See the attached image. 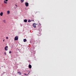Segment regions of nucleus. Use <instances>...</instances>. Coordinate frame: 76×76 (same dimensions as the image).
<instances>
[{"mask_svg": "<svg viewBox=\"0 0 76 76\" xmlns=\"http://www.w3.org/2000/svg\"><path fill=\"white\" fill-rule=\"evenodd\" d=\"M18 36H16L15 37V41H17V40H18Z\"/></svg>", "mask_w": 76, "mask_h": 76, "instance_id": "obj_1", "label": "nucleus"}, {"mask_svg": "<svg viewBox=\"0 0 76 76\" xmlns=\"http://www.w3.org/2000/svg\"><path fill=\"white\" fill-rule=\"evenodd\" d=\"M8 48V46H7L5 48V50H6V51H7L8 50V48Z\"/></svg>", "mask_w": 76, "mask_h": 76, "instance_id": "obj_2", "label": "nucleus"}, {"mask_svg": "<svg viewBox=\"0 0 76 76\" xmlns=\"http://www.w3.org/2000/svg\"><path fill=\"white\" fill-rule=\"evenodd\" d=\"M29 4L28 2H26L25 3V5L26 7H28V5Z\"/></svg>", "mask_w": 76, "mask_h": 76, "instance_id": "obj_3", "label": "nucleus"}, {"mask_svg": "<svg viewBox=\"0 0 76 76\" xmlns=\"http://www.w3.org/2000/svg\"><path fill=\"white\" fill-rule=\"evenodd\" d=\"M33 27H34V28H36V25L35 24V23L33 24Z\"/></svg>", "mask_w": 76, "mask_h": 76, "instance_id": "obj_4", "label": "nucleus"}, {"mask_svg": "<svg viewBox=\"0 0 76 76\" xmlns=\"http://www.w3.org/2000/svg\"><path fill=\"white\" fill-rule=\"evenodd\" d=\"M28 67L29 68H30V69H31V68H32V66H31V65H28Z\"/></svg>", "mask_w": 76, "mask_h": 76, "instance_id": "obj_5", "label": "nucleus"}, {"mask_svg": "<svg viewBox=\"0 0 76 76\" xmlns=\"http://www.w3.org/2000/svg\"><path fill=\"white\" fill-rule=\"evenodd\" d=\"M3 12H1L0 13V15L1 16H3Z\"/></svg>", "mask_w": 76, "mask_h": 76, "instance_id": "obj_6", "label": "nucleus"}, {"mask_svg": "<svg viewBox=\"0 0 76 76\" xmlns=\"http://www.w3.org/2000/svg\"><path fill=\"white\" fill-rule=\"evenodd\" d=\"M27 20L25 19L24 20V22H27Z\"/></svg>", "mask_w": 76, "mask_h": 76, "instance_id": "obj_7", "label": "nucleus"}, {"mask_svg": "<svg viewBox=\"0 0 76 76\" xmlns=\"http://www.w3.org/2000/svg\"><path fill=\"white\" fill-rule=\"evenodd\" d=\"M18 73H19V74L20 75H21L22 74L21 72H18Z\"/></svg>", "mask_w": 76, "mask_h": 76, "instance_id": "obj_8", "label": "nucleus"}, {"mask_svg": "<svg viewBox=\"0 0 76 76\" xmlns=\"http://www.w3.org/2000/svg\"><path fill=\"white\" fill-rule=\"evenodd\" d=\"M23 41L24 42H26V39H23Z\"/></svg>", "mask_w": 76, "mask_h": 76, "instance_id": "obj_9", "label": "nucleus"}, {"mask_svg": "<svg viewBox=\"0 0 76 76\" xmlns=\"http://www.w3.org/2000/svg\"><path fill=\"white\" fill-rule=\"evenodd\" d=\"M7 14H9L10 13V11H8L7 12Z\"/></svg>", "mask_w": 76, "mask_h": 76, "instance_id": "obj_10", "label": "nucleus"}, {"mask_svg": "<svg viewBox=\"0 0 76 76\" xmlns=\"http://www.w3.org/2000/svg\"><path fill=\"white\" fill-rule=\"evenodd\" d=\"M24 1V0H21V3H23Z\"/></svg>", "mask_w": 76, "mask_h": 76, "instance_id": "obj_11", "label": "nucleus"}, {"mask_svg": "<svg viewBox=\"0 0 76 76\" xmlns=\"http://www.w3.org/2000/svg\"><path fill=\"white\" fill-rule=\"evenodd\" d=\"M30 72H29L28 74H26L25 73L24 74V75H28L29 74V73Z\"/></svg>", "mask_w": 76, "mask_h": 76, "instance_id": "obj_12", "label": "nucleus"}, {"mask_svg": "<svg viewBox=\"0 0 76 76\" xmlns=\"http://www.w3.org/2000/svg\"><path fill=\"white\" fill-rule=\"evenodd\" d=\"M28 22H31V20H28Z\"/></svg>", "mask_w": 76, "mask_h": 76, "instance_id": "obj_13", "label": "nucleus"}, {"mask_svg": "<svg viewBox=\"0 0 76 76\" xmlns=\"http://www.w3.org/2000/svg\"><path fill=\"white\" fill-rule=\"evenodd\" d=\"M3 22H4V23H6V20H3Z\"/></svg>", "mask_w": 76, "mask_h": 76, "instance_id": "obj_14", "label": "nucleus"}, {"mask_svg": "<svg viewBox=\"0 0 76 76\" xmlns=\"http://www.w3.org/2000/svg\"><path fill=\"white\" fill-rule=\"evenodd\" d=\"M6 39H9V37H7Z\"/></svg>", "mask_w": 76, "mask_h": 76, "instance_id": "obj_15", "label": "nucleus"}, {"mask_svg": "<svg viewBox=\"0 0 76 76\" xmlns=\"http://www.w3.org/2000/svg\"><path fill=\"white\" fill-rule=\"evenodd\" d=\"M4 3H7V2H6V1H5V0H4Z\"/></svg>", "mask_w": 76, "mask_h": 76, "instance_id": "obj_16", "label": "nucleus"}, {"mask_svg": "<svg viewBox=\"0 0 76 76\" xmlns=\"http://www.w3.org/2000/svg\"><path fill=\"white\" fill-rule=\"evenodd\" d=\"M9 53L10 54H11V53H12V51H10L9 52Z\"/></svg>", "mask_w": 76, "mask_h": 76, "instance_id": "obj_17", "label": "nucleus"}, {"mask_svg": "<svg viewBox=\"0 0 76 76\" xmlns=\"http://www.w3.org/2000/svg\"><path fill=\"white\" fill-rule=\"evenodd\" d=\"M4 54H5V55H6V53H5Z\"/></svg>", "mask_w": 76, "mask_h": 76, "instance_id": "obj_18", "label": "nucleus"}, {"mask_svg": "<svg viewBox=\"0 0 76 76\" xmlns=\"http://www.w3.org/2000/svg\"><path fill=\"white\" fill-rule=\"evenodd\" d=\"M6 1H8V0H5Z\"/></svg>", "mask_w": 76, "mask_h": 76, "instance_id": "obj_19", "label": "nucleus"}, {"mask_svg": "<svg viewBox=\"0 0 76 76\" xmlns=\"http://www.w3.org/2000/svg\"><path fill=\"white\" fill-rule=\"evenodd\" d=\"M4 39L3 40V42H4Z\"/></svg>", "mask_w": 76, "mask_h": 76, "instance_id": "obj_20", "label": "nucleus"}, {"mask_svg": "<svg viewBox=\"0 0 76 76\" xmlns=\"http://www.w3.org/2000/svg\"><path fill=\"white\" fill-rule=\"evenodd\" d=\"M15 5L16 6H17L16 5Z\"/></svg>", "mask_w": 76, "mask_h": 76, "instance_id": "obj_21", "label": "nucleus"}, {"mask_svg": "<svg viewBox=\"0 0 76 76\" xmlns=\"http://www.w3.org/2000/svg\"><path fill=\"white\" fill-rule=\"evenodd\" d=\"M32 21H34V20H32Z\"/></svg>", "mask_w": 76, "mask_h": 76, "instance_id": "obj_22", "label": "nucleus"}]
</instances>
